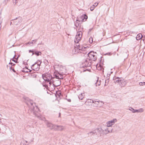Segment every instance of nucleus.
Listing matches in <instances>:
<instances>
[{
    "label": "nucleus",
    "mask_w": 145,
    "mask_h": 145,
    "mask_svg": "<svg viewBox=\"0 0 145 145\" xmlns=\"http://www.w3.org/2000/svg\"><path fill=\"white\" fill-rule=\"evenodd\" d=\"M82 32L81 31L78 32L76 35L74 39L75 44L74 45V48L73 50V52L74 54L79 53H83V54H86L88 55L90 60L95 61L96 59V57L94 54V53L92 52H90L87 53L86 51V48L84 47L80 46L78 42L81 39L82 36Z\"/></svg>",
    "instance_id": "f257e3e1"
},
{
    "label": "nucleus",
    "mask_w": 145,
    "mask_h": 145,
    "mask_svg": "<svg viewBox=\"0 0 145 145\" xmlns=\"http://www.w3.org/2000/svg\"><path fill=\"white\" fill-rule=\"evenodd\" d=\"M26 100H27V101H26L25 103L29 107V110L33 112L35 116H37L39 120L45 121V122L48 127L50 129L55 130L56 125H54L49 123L48 121L46 120L44 117L38 114L39 109L37 106H35V104L33 102V101L28 98H26Z\"/></svg>",
    "instance_id": "f03ea898"
},
{
    "label": "nucleus",
    "mask_w": 145,
    "mask_h": 145,
    "mask_svg": "<svg viewBox=\"0 0 145 145\" xmlns=\"http://www.w3.org/2000/svg\"><path fill=\"white\" fill-rule=\"evenodd\" d=\"M113 79L115 83L118 84L121 87L124 86L123 83L124 81L123 78L116 77L114 76L113 77Z\"/></svg>",
    "instance_id": "7ed1b4c3"
},
{
    "label": "nucleus",
    "mask_w": 145,
    "mask_h": 145,
    "mask_svg": "<svg viewBox=\"0 0 145 145\" xmlns=\"http://www.w3.org/2000/svg\"><path fill=\"white\" fill-rule=\"evenodd\" d=\"M91 65V60L88 59H86L83 60L81 65V67L83 68L90 67Z\"/></svg>",
    "instance_id": "20e7f679"
},
{
    "label": "nucleus",
    "mask_w": 145,
    "mask_h": 145,
    "mask_svg": "<svg viewBox=\"0 0 145 145\" xmlns=\"http://www.w3.org/2000/svg\"><path fill=\"white\" fill-rule=\"evenodd\" d=\"M42 77L43 79L46 81L49 82L52 79L54 78V77H53L49 73H45L42 74Z\"/></svg>",
    "instance_id": "39448f33"
},
{
    "label": "nucleus",
    "mask_w": 145,
    "mask_h": 145,
    "mask_svg": "<svg viewBox=\"0 0 145 145\" xmlns=\"http://www.w3.org/2000/svg\"><path fill=\"white\" fill-rule=\"evenodd\" d=\"M117 121L116 119H114L112 120H109L107 122L106 124L107 127H110L114 125Z\"/></svg>",
    "instance_id": "423d86ee"
},
{
    "label": "nucleus",
    "mask_w": 145,
    "mask_h": 145,
    "mask_svg": "<svg viewBox=\"0 0 145 145\" xmlns=\"http://www.w3.org/2000/svg\"><path fill=\"white\" fill-rule=\"evenodd\" d=\"M81 22V20L80 19V18L79 17H78L77 18V20H76V22L74 23V25L77 28V29H78V30H79V28H80L81 27V25L80 24L79 22ZM81 31V30L79 31H79ZM78 32H77L78 33ZM77 34H76V35Z\"/></svg>",
    "instance_id": "0eeeda50"
},
{
    "label": "nucleus",
    "mask_w": 145,
    "mask_h": 145,
    "mask_svg": "<svg viewBox=\"0 0 145 145\" xmlns=\"http://www.w3.org/2000/svg\"><path fill=\"white\" fill-rule=\"evenodd\" d=\"M41 63V62L39 64H37L36 63H35L34 64L32 65V68L36 71H38L39 69Z\"/></svg>",
    "instance_id": "6e6552de"
},
{
    "label": "nucleus",
    "mask_w": 145,
    "mask_h": 145,
    "mask_svg": "<svg viewBox=\"0 0 145 145\" xmlns=\"http://www.w3.org/2000/svg\"><path fill=\"white\" fill-rule=\"evenodd\" d=\"M29 53H32V56L35 54L37 56L41 55V53L40 52L35 51V50L33 49L32 50H29Z\"/></svg>",
    "instance_id": "1a4fd4ad"
},
{
    "label": "nucleus",
    "mask_w": 145,
    "mask_h": 145,
    "mask_svg": "<svg viewBox=\"0 0 145 145\" xmlns=\"http://www.w3.org/2000/svg\"><path fill=\"white\" fill-rule=\"evenodd\" d=\"M107 127H107L105 129V130H104V131H103L104 134L106 135L109 133H112L113 130L112 129H110L109 128H108Z\"/></svg>",
    "instance_id": "9d476101"
},
{
    "label": "nucleus",
    "mask_w": 145,
    "mask_h": 145,
    "mask_svg": "<svg viewBox=\"0 0 145 145\" xmlns=\"http://www.w3.org/2000/svg\"><path fill=\"white\" fill-rule=\"evenodd\" d=\"M18 18L16 17L15 19L12 20V21L10 22V25L11 24H13L14 25H17L18 24V21L17 20Z\"/></svg>",
    "instance_id": "9b49d317"
},
{
    "label": "nucleus",
    "mask_w": 145,
    "mask_h": 145,
    "mask_svg": "<svg viewBox=\"0 0 145 145\" xmlns=\"http://www.w3.org/2000/svg\"><path fill=\"white\" fill-rule=\"evenodd\" d=\"M55 130L58 131H62L64 129V127L63 126L61 125H56Z\"/></svg>",
    "instance_id": "f8f14e48"
},
{
    "label": "nucleus",
    "mask_w": 145,
    "mask_h": 145,
    "mask_svg": "<svg viewBox=\"0 0 145 145\" xmlns=\"http://www.w3.org/2000/svg\"><path fill=\"white\" fill-rule=\"evenodd\" d=\"M92 101V103H95V105L96 106H101L103 103V102L102 101H101L100 102L101 103V104L100 105L99 102L98 101H95L92 100L91 101Z\"/></svg>",
    "instance_id": "ddd939ff"
},
{
    "label": "nucleus",
    "mask_w": 145,
    "mask_h": 145,
    "mask_svg": "<svg viewBox=\"0 0 145 145\" xmlns=\"http://www.w3.org/2000/svg\"><path fill=\"white\" fill-rule=\"evenodd\" d=\"M61 84V81L59 80H58L56 81L53 82V84L55 86H59Z\"/></svg>",
    "instance_id": "4468645a"
},
{
    "label": "nucleus",
    "mask_w": 145,
    "mask_h": 145,
    "mask_svg": "<svg viewBox=\"0 0 145 145\" xmlns=\"http://www.w3.org/2000/svg\"><path fill=\"white\" fill-rule=\"evenodd\" d=\"M78 17L80 18V19L81 20V22H83L84 21V19L86 20L88 18L87 16L85 14H84L83 15H82Z\"/></svg>",
    "instance_id": "2eb2a0df"
},
{
    "label": "nucleus",
    "mask_w": 145,
    "mask_h": 145,
    "mask_svg": "<svg viewBox=\"0 0 145 145\" xmlns=\"http://www.w3.org/2000/svg\"><path fill=\"white\" fill-rule=\"evenodd\" d=\"M37 41V39H35L34 40H33L31 42H28L27 43H26V45H27L28 44H29L30 46H32L33 44H36V42Z\"/></svg>",
    "instance_id": "dca6fc26"
},
{
    "label": "nucleus",
    "mask_w": 145,
    "mask_h": 145,
    "mask_svg": "<svg viewBox=\"0 0 145 145\" xmlns=\"http://www.w3.org/2000/svg\"><path fill=\"white\" fill-rule=\"evenodd\" d=\"M96 68L97 70L99 71H102L103 72H104V69L100 64H97L96 65Z\"/></svg>",
    "instance_id": "f3484780"
},
{
    "label": "nucleus",
    "mask_w": 145,
    "mask_h": 145,
    "mask_svg": "<svg viewBox=\"0 0 145 145\" xmlns=\"http://www.w3.org/2000/svg\"><path fill=\"white\" fill-rule=\"evenodd\" d=\"M15 56V55L12 58L10 59V61H11L12 60V61L15 62V63H17L18 59V56L16 58H14Z\"/></svg>",
    "instance_id": "a211bd4d"
},
{
    "label": "nucleus",
    "mask_w": 145,
    "mask_h": 145,
    "mask_svg": "<svg viewBox=\"0 0 145 145\" xmlns=\"http://www.w3.org/2000/svg\"><path fill=\"white\" fill-rule=\"evenodd\" d=\"M31 142H28L26 140H23V142H22L21 143V144L22 145V143L24 145H28L31 143Z\"/></svg>",
    "instance_id": "6ab92c4d"
},
{
    "label": "nucleus",
    "mask_w": 145,
    "mask_h": 145,
    "mask_svg": "<svg viewBox=\"0 0 145 145\" xmlns=\"http://www.w3.org/2000/svg\"><path fill=\"white\" fill-rule=\"evenodd\" d=\"M142 37V34L140 33L137 35L136 38L137 40H139L141 39Z\"/></svg>",
    "instance_id": "aec40b11"
},
{
    "label": "nucleus",
    "mask_w": 145,
    "mask_h": 145,
    "mask_svg": "<svg viewBox=\"0 0 145 145\" xmlns=\"http://www.w3.org/2000/svg\"><path fill=\"white\" fill-rule=\"evenodd\" d=\"M96 130L98 131L100 135H101V134L103 132L104 130H103L102 128L100 127L97 129H96Z\"/></svg>",
    "instance_id": "412c9836"
},
{
    "label": "nucleus",
    "mask_w": 145,
    "mask_h": 145,
    "mask_svg": "<svg viewBox=\"0 0 145 145\" xmlns=\"http://www.w3.org/2000/svg\"><path fill=\"white\" fill-rule=\"evenodd\" d=\"M84 93H82L80 95H79L78 98L82 100L84 98Z\"/></svg>",
    "instance_id": "4be33fe9"
},
{
    "label": "nucleus",
    "mask_w": 145,
    "mask_h": 145,
    "mask_svg": "<svg viewBox=\"0 0 145 145\" xmlns=\"http://www.w3.org/2000/svg\"><path fill=\"white\" fill-rule=\"evenodd\" d=\"M98 3H97V5H92V6H91V7H90V10L91 11H93V10H94V8H95V7H96L97 5H98Z\"/></svg>",
    "instance_id": "5701e85b"
},
{
    "label": "nucleus",
    "mask_w": 145,
    "mask_h": 145,
    "mask_svg": "<svg viewBox=\"0 0 145 145\" xmlns=\"http://www.w3.org/2000/svg\"><path fill=\"white\" fill-rule=\"evenodd\" d=\"M93 132H94V130L93 131L90 132L89 133H88V134L89 136H91L92 135H95V133H93Z\"/></svg>",
    "instance_id": "b1692460"
},
{
    "label": "nucleus",
    "mask_w": 145,
    "mask_h": 145,
    "mask_svg": "<svg viewBox=\"0 0 145 145\" xmlns=\"http://www.w3.org/2000/svg\"><path fill=\"white\" fill-rule=\"evenodd\" d=\"M130 110L132 111L133 113H135V110L132 107H129V109Z\"/></svg>",
    "instance_id": "393cba45"
},
{
    "label": "nucleus",
    "mask_w": 145,
    "mask_h": 145,
    "mask_svg": "<svg viewBox=\"0 0 145 145\" xmlns=\"http://www.w3.org/2000/svg\"><path fill=\"white\" fill-rule=\"evenodd\" d=\"M94 132H93V133H95V135H100L99 133L98 132V131L96 130V129L94 130Z\"/></svg>",
    "instance_id": "a878e982"
},
{
    "label": "nucleus",
    "mask_w": 145,
    "mask_h": 145,
    "mask_svg": "<svg viewBox=\"0 0 145 145\" xmlns=\"http://www.w3.org/2000/svg\"><path fill=\"white\" fill-rule=\"evenodd\" d=\"M89 42L90 43H91L93 42V38L91 37H90L89 39Z\"/></svg>",
    "instance_id": "bb28decb"
},
{
    "label": "nucleus",
    "mask_w": 145,
    "mask_h": 145,
    "mask_svg": "<svg viewBox=\"0 0 145 145\" xmlns=\"http://www.w3.org/2000/svg\"><path fill=\"white\" fill-rule=\"evenodd\" d=\"M22 71L25 72H30L31 71L29 69H28L27 68H26V70H23Z\"/></svg>",
    "instance_id": "cd10ccee"
},
{
    "label": "nucleus",
    "mask_w": 145,
    "mask_h": 145,
    "mask_svg": "<svg viewBox=\"0 0 145 145\" xmlns=\"http://www.w3.org/2000/svg\"><path fill=\"white\" fill-rule=\"evenodd\" d=\"M96 86H99L100 84V82H99L98 80H97L96 83H95Z\"/></svg>",
    "instance_id": "c85d7f7f"
},
{
    "label": "nucleus",
    "mask_w": 145,
    "mask_h": 145,
    "mask_svg": "<svg viewBox=\"0 0 145 145\" xmlns=\"http://www.w3.org/2000/svg\"><path fill=\"white\" fill-rule=\"evenodd\" d=\"M59 73H58L57 74H56L55 75V76L56 78L58 79V80H59Z\"/></svg>",
    "instance_id": "c756f323"
},
{
    "label": "nucleus",
    "mask_w": 145,
    "mask_h": 145,
    "mask_svg": "<svg viewBox=\"0 0 145 145\" xmlns=\"http://www.w3.org/2000/svg\"><path fill=\"white\" fill-rule=\"evenodd\" d=\"M109 78H107V80H106L105 81V85H106L108 84V82H109V80H108Z\"/></svg>",
    "instance_id": "7c9ffc66"
},
{
    "label": "nucleus",
    "mask_w": 145,
    "mask_h": 145,
    "mask_svg": "<svg viewBox=\"0 0 145 145\" xmlns=\"http://www.w3.org/2000/svg\"><path fill=\"white\" fill-rule=\"evenodd\" d=\"M18 0H13V2L14 4V5H16V3L18 2Z\"/></svg>",
    "instance_id": "2f4dec72"
},
{
    "label": "nucleus",
    "mask_w": 145,
    "mask_h": 145,
    "mask_svg": "<svg viewBox=\"0 0 145 145\" xmlns=\"http://www.w3.org/2000/svg\"><path fill=\"white\" fill-rule=\"evenodd\" d=\"M139 84L140 86H143L145 85V82H140L139 83Z\"/></svg>",
    "instance_id": "473e14b6"
},
{
    "label": "nucleus",
    "mask_w": 145,
    "mask_h": 145,
    "mask_svg": "<svg viewBox=\"0 0 145 145\" xmlns=\"http://www.w3.org/2000/svg\"><path fill=\"white\" fill-rule=\"evenodd\" d=\"M59 75L60 76V77H59V79H63V76L60 73L59 74Z\"/></svg>",
    "instance_id": "72a5a7b5"
},
{
    "label": "nucleus",
    "mask_w": 145,
    "mask_h": 145,
    "mask_svg": "<svg viewBox=\"0 0 145 145\" xmlns=\"http://www.w3.org/2000/svg\"><path fill=\"white\" fill-rule=\"evenodd\" d=\"M139 112H142L144 111V109L142 108H141L139 109Z\"/></svg>",
    "instance_id": "f704fd0d"
},
{
    "label": "nucleus",
    "mask_w": 145,
    "mask_h": 145,
    "mask_svg": "<svg viewBox=\"0 0 145 145\" xmlns=\"http://www.w3.org/2000/svg\"><path fill=\"white\" fill-rule=\"evenodd\" d=\"M10 70H12L14 72H16V71L14 69H13L12 68V66L10 67Z\"/></svg>",
    "instance_id": "c9c22d12"
},
{
    "label": "nucleus",
    "mask_w": 145,
    "mask_h": 145,
    "mask_svg": "<svg viewBox=\"0 0 145 145\" xmlns=\"http://www.w3.org/2000/svg\"><path fill=\"white\" fill-rule=\"evenodd\" d=\"M9 64L11 65L12 66H14L15 65V64L11 62H9Z\"/></svg>",
    "instance_id": "e433bc0d"
},
{
    "label": "nucleus",
    "mask_w": 145,
    "mask_h": 145,
    "mask_svg": "<svg viewBox=\"0 0 145 145\" xmlns=\"http://www.w3.org/2000/svg\"><path fill=\"white\" fill-rule=\"evenodd\" d=\"M53 82H54L53 81V80H51L49 82V84L50 85H51L52 84V82H53Z\"/></svg>",
    "instance_id": "4c0bfd02"
},
{
    "label": "nucleus",
    "mask_w": 145,
    "mask_h": 145,
    "mask_svg": "<svg viewBox=\"0 0 145 145\" xmlns=\"http://www.w3.org/2000/svg\"><path fill=\"white\" fill-rule=\"evenodd\" d=\"M112 54L111 52H109V53H106L105 54L109 56H110V55H111Z\"/></svg>",
    "instance_id": "58836bf2"
},
{
    "label": "nucleus",
    "mask_w": 145,
    "mask_h": 145,
    "mask_svg": "<svg viewBox=\"0 0 145 145\" xmlns=\"http://www.w3.org/2000/svg\"><path fill=\"white\" fill-rule=\"evenodd\" d=\"M139 110H135V112H139Z\"/></svg>",
    "instance_id": "ea45409f"
},
{
    "label": "nucleus",
    "mask_w": 145,
    "mask_h": 145,
    "mask_svg": "<svg viewBox=\"0 0 145 145\" xmlns=\"http://www.w3.org/2000/svg\"><path fill=\"white\" fill-rule=\"evenodd\" d=\"M110 72H109L107 74V76H110Z\"/></svg>",
    "instance_id": "a19ab883"
},
{
    "label": "nucleus",
    "mask_w": 145,
    "mask_h": 145,
    "mask_svg": "<svg viewBox=\"0 0 145 145\" xmlns=\"http://www.w3.org/2000/svg\"><path fill=\"white\" fill-rule=\"evenodd\" d=\"M112 69H111V71L110 72V74L112 73L113 72V71H112Z\"/></svg>",
    "instance_id": "79ce46f5"
},
{
    "label": "nucleus",
    "mask_w": 145,
    "mask_h": 145,
    "mask_svg": "<svg viewBox=\"0 0 145 145\" xmlns=\"http://www.w3.org/2000/svg\"><path fill=\"white\" fill-rule=\"evenodd\" d=\"M92 29H89V32H90L91 31V30H92Z\"/></svg>",
    "instance_id": "37998d69"
},
{
    "label": "nucleus",
    "mask_w": 145,
    "mask_h": 145,
    "mask_svg": "<svg viewBox=\"0 0 145 145\" xmlns=\"http://www.w3.org/2000/svg\"><path fill=\"white\" fill-rule=\"evenodd\" d=\"M68 101L69 102H71V100L70 99H69L68 100Z\"/></svg>",
    "instance_id": "c03bdc74"
},
{
    "label": "nucleus",
    "mask_w": 145,
    "mask_h": 145,
    "mask_svg": "<svg viewBox=\"0 0 145 145\" xmlns=\"http://www.w3.org/2000/svg\"><path fill=\"white\" fill-rule=\"evenodd\" d=\"M97 3H94V5H97Z\"/></svg>",
    "instance_id": "a18cd8bd"
},
{
    "label": "nucleus",
    "mask_w": 145,
    "mask_h": 145,
    "mask_svg": "<svg viewBox=\"0 0 145 145\" xmlns=\"http://www.w3.org/2000/svg\"><path fill=\"white\" fill-rule=\"evenodd\" d=\"M60 115H61V113H59V117H60Z\"/></svg>",
    "instance_id": "49530a36"
},
{
    "label": "nucleus",
    "mask_w": 145,
    "mask_h": 145,
    "mask_svg": "<svg viewBox=\"0 0 145 145\" xmlns=\"http://www.w3.org/2000/svg\"><path fill=\"white\" fill-rule=\"evenodd\" d=\"M33 139H31V142H33Z\"/></svg>",
    "instance_id": "de8ad7c7"
},
{
    "label": "nucleus",
    "mask_w": 145,
    "mask_h": 145,
    "mask_svg": "<svg viewBox=\"0 0 145 145\" xmlns=\"http://www.w3.org/2000/svg\"><path fill=\"white\" fill-rule=\"evenodd\" d=\"M23 63L25 65L27 63H26V62H24Z\"/></svg>",
    "instance_id": "09e8293b"
},
{
    "label": "nucleus",
    "mask_w": 145,
    "mask_h": 145,
    "mask_svg": "<svg viewBox=\"0 0 145 145\" xmlns=\"http://www.w3.org/2000/svg\"><path fill=\"white\" fill-rule=\"evenodd\" d=\"M42 44L41 43H40V44Z\"/></svg>",
    "instance_id": "8fccbe9b"
},
{
    "label": "nucleus",
    "mask_w": 145,
    "mask_h": 145,
    "mask_svg": "<svg viewBox=\"0 0 145 145\" xmlns=\"http://www.w3.org/2000/svg\"><path fill=\"white\" fill-rule=\"evenodd\" d=\"M18 56H19V57H20V55H19Z\"/></svg>",
    "instance_id": "3c124183"
}]
</instances>
